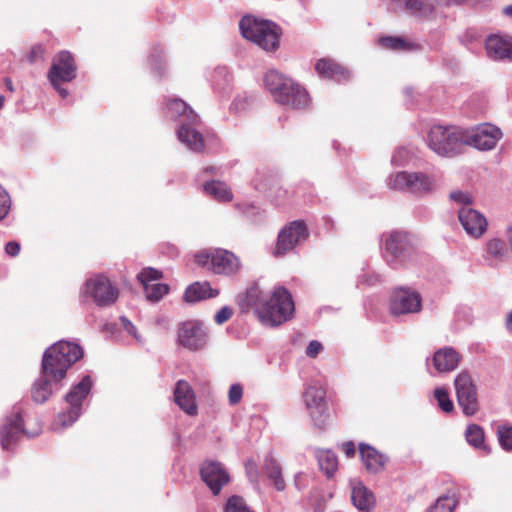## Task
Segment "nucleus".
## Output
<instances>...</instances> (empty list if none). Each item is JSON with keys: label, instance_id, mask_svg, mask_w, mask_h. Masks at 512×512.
<instances>
[{"label": "nucleus", "instance_id": "obj_19", "mask_svg": "<svg viewBox=\"0 0 512 512\" xmlns=\"http://www.w3.org/2000/svg\"><path fill=\"white\" fill-rule=\"evenodd\" d=\"M162 278V272L154 268H144L138 275L137 279L144 287L147 300L158 302L169 292L166 284L156 282Z\"/></svg>", "mask_w": 512, "mask_h": 512}, {"label": "nucleus", "instance_id": "obj_50", "mask_svg": "<svg viewBox=\"0 0 512 512\" xmlns=\"http://www.w3.org/2000/svg\"><path fill=\"white\" fill-rule=\"evenodd\" d=\"M233 315V310L229 306L222 307L214 316L217 324L221 325L227 322Z\"/></svg>", "mask_w": 512, "mask_h": 512}, {"label": "nucleus", "instance_id": "obj_18", "mask_svg": "<svg viewBox=\"0 0 512 512\" xmlns=\"http://www.w3.org/2000/svg\"><path fill=\"white\" fill-rule=\"evenodd\" d=\"M76 64L69 51H61L53 58L48 71V79L51 84L56 82H70L76 77Z\"/></svg>", "mask_w": 512, "mask_h": 512}, {"label": "nucleus", "instance_id": "obj_44", "mask_svg": "<svg viewBox=\"0 0 512 512\" xmlns=\"http://www.w3.org/2000/svg\"><path fill=\"white\" fill-rule=\"evenodd\" d=\"M11 208V198L8 192L0 185V220H3Z\"/></svg>", "mask_w": 512, "mask_h": 512}, {"label": "nucleus", "instance_id": "obj_42", "mask_svg": "<svg viewBox=\"0 0 512 512\" xmlns=\"http://www.w3.org/2000/svg\"><path fill=\"white\" fill-rule=\"evenodd\" d=\"M498 439L503 449L512 450V426L501 425L498 427Z\"/></svg>", "mask_w": 512, "mask_h": 512}, {"label": "nucleus", "instance_id": "obj_38", "mask_svg": "<svg viewBox=\"0 0 512 512\" xmlns=\"http://www.w3.org/2000/svg\"><path fill=\"white\" fill-rule=\"evenodd\" d=\"M379 43L383 48L393 51H409L413 48V44L403 37L386 36L379 39Z\"/></svg>", "mask_w": 512, "mask_h": 512}, {"label": "nucleus", "instance_id": "obj_52", "mask_svg": "<svg viewBox=\"0 0 512 512\" xmlns=\"http://www.w3.org/2000/svg\"><path fill=\"white\" fill-rule=\"evenodd\" d=\"M120 321L122 323L123 328L125 329V331H127L128 334L132 335L137 341H141L140 337L137 334L135 326L127 317L121 316Z\"/></svg>", "mask_w": 512, "mask_h": 512}, {"label": "nucleus", "instance_id": "obj_62", "mask_svg": "<svg viewBox=\"0 0 512 512\" xmlns=\"http://www.w3.org/2000/svg\"><path fill=\"white\" fill-rule=\"evenodd\" d=\"M300 475H301V474H297V475L295 476V484H296V485H297V481H298V478L300 477Z\"/></svg>", "mask_w": 512, "mask_h": 512}, {"label": "nucleus", "instance_id": "obj_59", "mask_svg": "<svg viewBox=\"0 0 512 512\" xmlns=\"http://www.w3.org/2000/svg\"><path fill=\"white\" fill-rule=\"evenodd\" d=\"M503 12L505 15L512 17V5L505 7Z\"/></svg>", "mask_w": 512, "mask_h": 512}, {"label": "nucleus", "instance_id": "obj_51", "mask_svg": "<svg viewBox=\"0 0 512 512\" xmlns=\"http://www.w3.org/2000/svg\"><path fill=\"white\" fill-rule=\"evenodd\" d=\"M246 473H247L249 480L251 482L255 483L256 485H258V477H259L258 469H257V465L253 461H248L246 463Z\"/></svg>", "mask_w": 512, "mask_h": 512}, {"label": "nucleus", "instance_id": "obj_3", "mask_svg": "<svg viewBox=\"0 0 512 512\" xmlns=\"http://www.w3.org/2000/svg\"><path fill=\"white\" fill-rule=\"evenodd\" d=\"M167 112L171 117H183L184 122L177 130V136L189 150L201 152L204 149L202 134L195 128L198 115L181 99H171L167 103Z\"/></svg>", "mask_w": 512, "mask_h": 512}, {"label": "nucleus", "instance_id": "obj_8", "mask_svg": "<svg viewBox=\"0 0 512 512\" xmlns=\"http://www.w3.org/2000/svg\"><path fill=\"white\" fill-rule=\"evenodd\" d=\"M196 262L215 274L231 276L236 274L241 264L230 251L224 249H206L195 255Z\"/></svg>", "mask_w": 512, "mask_h": 512}, {"label": "nucleus", "instance_id": "obj_46", "mask_svg": "<svg viewBox=\"0 0 512 512\" xmlns=\"http://www.w3.org/2000/svg\"><path fill=\"white\" fill-rule=\"evenodd\" d=\"M410 158V152L406 148H398L391 158V163L395 166L405 165Z\"/></svg>", "mask_w": 512, "mask_h": 512}, {"label": "nucleus", "instance_id": "obj_1", "mask_svg": "<svg viewBox=\"0 0 512 512\" xmlns=\"http://www.w3.org/2000/svg\"><path fill=\"white\" fill-rule=\"evenodd\" d=\"M83 354L84 351L78 343L66 340H60L47 348L42 358L41 375L31 388L33 401L44 403L53 392L61 389L67 370Z\"/></svg>", "mask_w": 512, "mask_h": 512}, {"label": "nucleus", "instance_id": "obj_58", "mask_svg": "<svg viewBox=\"0 0 512 512\" xmlns=\"http://www.w3.org/2000/svg\"><path fill=\"white\" fill-rule=\"evenodd\" d=\"M378 281H379V276H377V275H374V276H371V277L365 279V282H367V284H369V285H373Z\"/></svg>", "mask_w": 512, "mask_h": 512}, {"label": "nucleus", "instance_id": "obj_26", "mask_svg": "<svg viewBox=\"0 0 512 512\" xmlns=\"http://www.w3.org/2000/svg\"><path fill=\"white\" fill-rule=\"evenodd\" d=\"M359 452L361 460L369 473H379L384 469L388 461V457L386 455L365 443L359 444Z\"/></svg>", "mask_w": 512, "mask_h": 512}, {"label": "nucleus", "instance_id": "obj_10", "mask_svg": "<svg viewBox=\"0 0 512 512\" xmlns=\"http://www.w3.org/2000/svg\"><path fill=\"white\" fill-rule=\"evenodd\" d=\"M82 294L91 298L98 306L107 307L115 303L119 291L107 277L97 274L86 280Z\"/></svg>", "mask_w": 512, "mask_h": 512}, {"label": "nucleus", "instance_id": "obj_11", "mask_svg": "<svg viewBox=\"0 0 512 512\" xmlns=\"http://www.w3.org/2000/svg\"><path fill=\"white\" fill-rule=\"evenodd\" d=\"M465 145L480 151H490L502 139V130L492 123H481L470 129H464Z\"/></svg>", "mask_w": 512, "mask_h": 512}, {"label": "nucleus", "instance_id": "obj_22", "mask_svg": "<svg viewBox=\"0 0 512 512\" xmlns=\"http://www.w3.org/2000/svg\"><path fill=\"white\" fill-rule=\"evenodd\" d=\"M458 218L467 234L473 237L481 236L487 228L484 215L469 206H463L458 212Z\"/></svg>", "mask_w": 512, "mask_h": 512}, {"label": "nucleus", "instance_id": "obj_14", "mask_svg": "<svg viewBox=\"0 0 512 512\" xmlns=\"http://www.w3.org/2000/svg\"><path fill=\"white\" fill-rule=\"evenodd\" d=\"M308 236V229L303 221L290 222L278 234L275 254L278 256L287 254L297 245L305 242Z\"/></svg>", "mask_w": 512, "mask_h": 512}, {"label": "nucleus", "instance_id": "obj_32", "mask_svg": "<svg viewBox=\"0 0 512 512\" xmlns=\"http://www.w3.org/2000/svg\"><path fill=\"white\" fill-rule=\"evenodd\" d=\"M212 88L215 93L226 96L232 91V75L226 67H217L211 75Z\"/></svg>", "mask_w": 512, "mask_h": 512}, {"label": "nucleus", "instance_id": "obj_49", "mask_svg": "<svg viewBox=\"0 0 512 512\" xmlns=\"http://www.w3.org/2000/svg\"><path fill=\"white\" fill-rule=\"evenodd\" d=\"M480 40V35L475 29H468L462 36L461 41L463 44L471 49V46Z\"/></svg>", "mask_w": 512, "mask_h": 512}, {"label": "nucleus", "instance_id": "obj_15", "mask_svg": "<svg viewBox=\"0 0 512 512\" xmlns=\"http://www.w3.org/2000/svg\"><path fill=\"white\" fill-rule=\"evenodd\" d=\"M454 386L463 413L467 416L474 415L478 411V401L471 375L466 371L460 372L454 380Z\"/></svg>", "mask_w": 512, "mask_h": 512}, {"label": "nucleus", "instance_id": "obj_29", "mask_svg": "<svg viewBox=\"0 0 512 512\" xmlns=\"http://www.w3.org/2000/svg\"><path fill=\"white\" fill-rule=\"evenodd\" d=\"M351 500L360 511L369 512L375 505L373 493L361 482H352Z\"/></svg>", "mask_w": 512, "mask_h": 512}, {"label": "nucleus", "instance_id": "obj_43", "mask_svg": "<svg viewBox=\"0 0 512 512\" xmlns=\"http://www.w3.org/2000/svg\"><path fill=\"white\" fill-rule=\"evenodd\" d=\"M151 61V68L156 70L159 75L162 74V72L165 69V60L163 57V51L161 49H154L150 56Z\"/></svg>", "mask_w": 512, "mask_h": 512}, {"label": "nucleus", "instance_id": "obj_35", "mask_svg": "<svg viewBox=\"0 0 512 512\" xmlns=\"http://www.w3.org/2000/svg\"><path fill=\"white\" fill-rule=\"evenodd\" d=\"M315 456L321 471H323L327 477H332L338 468L336 454L330 449H316Z\"/></svg>", "mask_w": 512, "mask_h": 512}, {"label": "nucleus", "instance_id": "obj_6", "mask_svg": "<svg viewBox=\"0 0 512 512\" xmlns=\"http://www.w3.org/2000/svg\"><path fill=\"white\" fill-rule=\"evenodd\" d=\"M429 148L442 157H453L465 146L464 129L457 126L433 125L427 135Z\"/></svg>", "mask_w": 512, "mask_h": 512}, {"label": "nucleus", "instance_id": "obj_23", "mask_svg": "<svg viewBox=\"0 0 512 512\" xmlns=\"http://www.w3.org/2000/svg\"><path fill=\"white\" fill-rule=\"evenodd\" d=\"M461 360V355L453 347H443L436 350L431 358H427V365L432 364L438 373L454 371Z\"/></svg>", "mask_w": 512, "mask_h": 512}, {"label": "nucleus", "instance_id": "obj_12", "mask_svg": "<svg viewBox=\"0 0 512 512\" xmlns=\"http://www.w3.org/2000/svg\"><path fill=\"white\" fill-rule=\"evenodd\" d=\"M303 399L315 426L323 428L329 418L325 388L318 382L311 383L305 389Z\"/></svg>", "mask_w": 512, "mask_h": 512}, {"label": "nucleus", "instance_id": "obj_13", "mask_svg": "<svg viewBox=\"0 0 512 512\" xmlns=\"http://www.w3.org/2000/svg\"><path fill=\"white\" fill-rule=\"evenodd\" d=\"M39 434V429L28 430L23 426L20 410H15L7 416L0 426V443L3 450H9L22 435L31 438Z\"/></svg>", "mask_w": 512, "mask_h": 512}, {"label": "nucleus", "instance_id": "obj_5", "mask_svg": "<svg viewBox=\"0 0 512 512\" xmlns=\"http://www.w3.org/2000/svg\"><path fill=\"white\" fill-rule=\"evenodd\" d=\"M239 28L247 40L258 45L265 51H274L279 47L280 28L272 21L244 16Z\"/></svg>", "mask_w": 512, "mask_h": 512}, {"label": "nucleus", "instance_id": "obj_9", "mask_svg": "<svg viewBox=\"0 0 512 512\" xmlns=\"http://www.w3.org/2000/svg\"><path fill=\"white\" fill-rule=\"evenodd\" d=\"M388 184L392 189L417 195L430 193L437 187L434 177L421 172L407 171H401L395 175H391Z\"/></svg>", "mask_w": 512, "mask_h": 512}, {"label": "nucleus", "instance_id": "obj_33", "mask_svg": "<svg viewBox=\"0 0 512 512\" xmlns=\"http://www.w3.org/2000/svg\"><path fill=\"white\" fill-rule=\"evenodd\" d=\"M291 86L293 87V90L291 89L290 91V89H288L287 91H284L289 102L279 104L291 109H304L308 107L310 104V98L307 91L294 81H291Z\"/></svg>", "mask_w": 512, "mask_h": 512}, {"label": "nucleus", "instance_id": "obj_16", "mask_svg": "<svg viewBox=\"0 0 512 512\" xmlns=\"http://www.w3.org/2000/svg\"><path fill=\"white\" fill-rule=\"evenodd\" d=\"M177 341L184 348L196 351L206 346L208 334L201 322L189 320L179 326Z\"/></svg>", "mask_w": 512, "mask_h": 512}, {"label": "nucleus", "instance_id": "obj_25", "mask_svg": "<svg viewBox=\"0 0 512 512\" xmlns=\"http://www.w3.org/2000/svg\"><path fill=\"white\" fill-rule=\"evenodd\" d=\"M174 401L188 415L197 413L196 397L193 388L185 380H179L174 389Z\"/></svg>", "mask_w": 512, "mask_h": 512}, {"label": "nucleus", "instance_id": "obj_30", "mask_svg": "<svg viewBox=\"0 0 512 512\" xmlns=\"http://www.w3.org/2000/svg\"><path fill=\"white\" fill-rule=\"evenodd\" d=\"M219 294L208 282H195L189 285L184 293V300L188 303H195L201 300L216 297Z\"/></svg>", "mask_w": 512, "mask_h": 512}, {"label": "nucleus", "instance_id": "obj_28", "mask_svg": "<svg viewBox=\"0 0 512 512\" xmlns=\"http://www.w3.org/2000/svg\"><path fill=\"white\" fill-rule=\"evenodd\" d=\"M262 468L267 479L271 482L274 488L277 491H284L286 488V483L282 475L281 465L271 453H268L265 456Z\"/></svg>", "mask_w": 512, "mask_h": 512}, {"label": "nucleus", "instance_id": "obj_17", "mask_svg": "<svg viewBox=\"0 0 512 512\" xmlns=\"http://www.w3.org/2000/svg\"><path fill=\"white\" fill-rule=\"evenodd\" d=\"M421 309L420 294L410 288H397L393 291L390 301V310L394 315L419 312Z\"/></svg>", "mask_w": 512, "mask_h": 512}, {"label": "nucleus", "instance_id": "obj_54", "mask_svg": "<svg viewBox=\"0 0 512 512\" xmlns=\"http://www.w3.org/2000/svg\"><path fill=\"white\" fill-rule=\"evenodd\" d=\"M5 252L11 256L15 257L20 252V244L16 241H10L5 245Z\"/></svg>", "mask_w": 512, "mask_h": 512}, {"label": "nucleus", "instance_id": "obj_56", "mask_svg": "<svg viewBox=\"0 0 512 512\" xmlns=\"http://www.w3.org/2000/svg\"><path fill=\"white\" fill-rule=\"evenodd\" d=\"M61 82H56L55 84H51L59 93L62 98H66L69 95V91L65 88L61 87Z\"/></svg>", "mask_w": 512, "mask_h": 512}, {"label": "nucleus", "instance_id": "obj_27", "mask_svg": "<svg viewBox=\"0 0 512 512\" xmlns=\"http://www.w3.org/2000/svg\"><path fill=\"white\" fill-rule=\"evenodd\" d=\"M315 70L320 77L331 79L338 83L348 81L349 71L331 59L323 58L317 61Z\"/></svg>", "mask_w": 512, "mask_h": 512}, {"label": "nucleus", "instance_id": "obj_4", "mask_svg": "<svg viewBox=\"0 0 512 512\" xmlns=\"http://www.w3.org/2000/svg\"><path fill=\"white\" fill-rule=\"evenodd\" d=\"M383 257L386 263L397 269L416 257L414 237L406 231L393 230L381 237Z\"/></svg>", "mask_w": 512, "mask_h": 512}, {"label": "nucleus", "instance_id": "obj_20", "mask_svg": "<svg viewBox=\"0 0 512 512\" xmlns=\"http://www.w3.org/2000/svg\"><path fill=\"white\" fill-rule=\"evenodd\" d=\"M200 474L202 480L214 495L219 494L223 486L230 481L228 472L222 464L217 461H207L203 463Z\"/></svg>", "mask_w": 512, "mask_h": 512}, {"label": "nucleus", "instance_id": "obj_45", "mask_svg": "<svg viewBox=\"0 0 512 512\" xmlns=\"http://www.w3.org/2000/svg\"><path fill=\"white\" fill-rule=\"evenodd\" d=\"M449 198L451 201L463 206H469L472 203L471 195L461 190L452 191L449 195Z\"/></svg>", "mask_w": 512, "mask_h": 512}, {"label": "nucleus", "instance_id": "obj_60", "mask_svg": "<svg viewBox=\"0 0 512 512\" xmlns=\"http://www.w3.org/2000/svg\"><path fill=\"white\" fill-rule=\"evenodd\" d=\"M6 85L9 88V90H13L12 81L10 79H6Z\"/></svg>", "mask_w": 512, "mask_h": 512}, {"label": "nucleus", "instance_id": "obj_48", "mask_svg": "<svg viewBox=\"0 0 512 512\" xmlns=\"http://www.w3.org/2000/svg\"><path fill=\"white\" fill-rule=\"evenodd\" d=\"M243 396V387L239 383L232 384L229 388L228 398L231 405L238 404Z\"/></svg>", "mask_w": 512, "mask_h": 512}, {"label": "nucleus", "instance_id": "obj_2", "mask_svg": "<svg viewBox=\"0 0 512 512\" xmlns=\"http://www.w3.org/2000/svg\"><path fill=\"white\" fill-rule=\"evenodd\" d=\"M295 310L290 292L283 286L275 287L271 296L257 308V316L265 326L276 327L288 321Z\"/></svg>", "mask_w": 512, "mask_h": 512}, {"label": "nucleus", "instance_id": "obj_40", "mask_svg": "<svg viewBox=\"0 0 512 512\" xmlns=\"http://www.w3.org/2000/svg\"><path fill=\"white\" fill-rule=\"evenodd\" d=\"M465 435L467 442L474 447L480 448L484 445V431L480 426L476 424L469 425Z\"/></svg>", "mask_w": 512, "mask_h": 512}, {"label": "nucleus", "instance_id": "obj_39", "mask_svg": "<svg viewBox=\"0 0 512 512\" xmlns=\"http://www.w3.org/2000/svg\"><path fill=\"white\" fill-rule=\"evenodd\" d=\"M457 505L454 496L442 495L429 507L427 512H453Z\"/></svg>", "mask_w": 512, "mask_h": 512}, {"label": "nucleus", "instance_id": "obj_7", "mask_svg": "<svg viewBox=\"0 0 512 512\" xmlns=\"http://www.w3.org/2000/svg\"><path fill=\"white\" fill-rule=\"evenodd\" d=\"M92 388V380L90 376H84L82 380L73 385L65 396L68 409L59 413L53 423L54 430H61L71 426L82 413V402L90 393Z\"/></svg>", "mask_w": 512, "mask_h": 512}, {"label": "nucleus", "instance_id": "obj_53", "mask_svg": "<svg viewBox=\"0 0 512 512\" xmlns=\"http://www.w3.org/2000/svg\"><path fill=\"white\" fill-rule=\"evenodd\" d=\"M322 348H323V346L319 341L312 340V341H310V343L307 346L306 354H307V356L314 358L320 353Z\"/></svg>", "mask_w": 512, "mask_h": 512}, {"label": "nucleus", "instance_id": "obj_47", "mask_svg": "<svg viewBox=\"0 0 512 512\" xmlns=\"http://www.w3.org/2000/svg\"><path fill=\"white\" fill-rule=\"evenodd\" d=\"M251 102H252V98L249 96H246V95L237 96L231 103L230 110L234 111L236 113L243 111L250 105Z\"/></svg>", "mask_w": 512, "mask_h": 512}, {"label": "nucleus", "instance_id": "obj_55", "mask_svg": "<svg viewBox=\"0 0 512 512\" xmlns=\"http://www.w3.org/2000/svg\"><path fill=\"white\" fill-rule=\"evenodd\" d=\"M342 449L345 455L349 458L355 455V445L352 441L343 443Z\"/></svg>", "mask_w": 512, "mask_h": 512}, {"label": "nucleus", "instance_id": "obj_34", "mask_svg": "<svg viewBox=\"0 0 512 512\" xmlns=\"http://www.w3.org/2000/svg\"><path fill=\"white\" fill-rule=\"evenodd\" d=\"M404 12L418 19H425L432 15L434 6L423 0H403Z\"/></svg>", "mask_w": 512, "mask_h": 512}, {"label": "nucleus", "instance_id": "obj_21", "mask_svg": "<svg viewBox=\"0 0 512 512\" xmlns=\"http://www.w3.org/2000/svg\"><path fill=\"white\" fill-rule=\"evenodd\" d=\"M487 57L494 61H512V37L491 34L485 40Z\"/></svg>", "mask_w": 512, "mask_h": 512}, {"label": "nucleus", "instance_id": "obj_61", "mask_svg": "<svg viewBox=\"0 0 512 512\" xmlns=\"http://www.w3.org/2000/svg\"><path fill=\"white\" fill-rule=\"evenodd\" d=\"M4 104V97L0 96V109L3 107Z\"/></svg>", "mask_w": 512, "mask_h": 512}, {"label": "nucleus", "instance_id": "obj_36", "mask_svg": "<svg viewBox=\"0 0 512 512\" xmlns=\"http://www.w3.org/2000/svg\"><path fill=\"white\" fill-rule=\"evenodd\" d=\"M204 191L217 201L228 202L233 198L231 190L221 181H210L204 185Z\"/></svg>", "mask_w": 512, "mask_h": 512}, {"label": "nucleus", "instance_id": "obj_31", "mask_svg": "<svg viewBox=\"0 0 512 512\" xmlns=\"http://www.w3.org/2000/svg\"><path fill=\"white\" fill-rule=\"evenodd\" d=\"M508 251L505 242L498 238L490 239L486 244L484 260L490 267H497L504 261Z\"/></svg>", "mask_w": 512, "mask_h": 512}, {"label": "nucleus", "instance_id": "obj_41", "mask_svg": "<svg viewBox=\"0 0 512 512\" xmlns=\"http://www.w3.org/2000/svg\"><path fill=\"white\" fill-rule=\"evenodd\" d=\"M434 397L438 403V406L446 413L452 412L454 404L450 399L449 391L445 387H437L434 390Z\"/></svg>", "mask_w": 512, "mask_h": 512}, {"label": "nucleus", "instance_id": "obj_24", "mask_svg": "<svg viewBox=\"0 0 512 512\" xmlns=\"http://www.w3.org/2000/svg\"><path fill=\"white\" fill-rule=\"evenodd\" d=\"M291 81H293L291 78L285 77L276 70H270L264 76L265 87L270 91L277 103L289 102L286 93L282 91L293 90Z\"/></svg>", "mask_w": 512, "mask_h": 512}, {"label": "nucleus", "instance_id": "obj_57", "mask_svg": "<svg viewBox=\"0 0 512 512\" xmlns=\"http://www.w3.org/2000/svg\"><path fill=\"white\" fill-rule=\"evenodd\" d=\"M506 328L508 331L512 332V311L508 313L506 317Z\"/></svg>", "mask_w": 512, "mask_h": 512}, {"label": "nucleus", "instance_id": "obj_37", "mask_svg": "<svg viewBox=\"0 0 512 512\" xmlns=\"http://www.w3.org/2000/svg\"><path fill=\"white\" fill-rule=\"evenodd\" d=\"M266 299L259 285L254 284L243 294L241 302L246 308H254L257 314V308L261 305V302Z\"/></svg>", "mask_w": 512, "mask_h": 512}]
</instances>
